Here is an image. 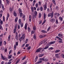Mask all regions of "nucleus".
Returning <instances> with one entry per match:
<instances>
[{"instance_id": "53", "label": "nucleus", "mask_w": 64, "mask_h": 64, "mask_svg": "<svg viewBox=\"0 0 64 64\" xmlns=\"http://www.w3.org/2000/svg\"><path fill=\"white\" fill-rule=\"evenodd\" d=\"M56 24H58V20L56 19Z\"/></svg>"}, {"instance_id": "48", "label": "nucleus", "mask_w": 64, "mask_h": 64, "mask_svg": "<svg viewBox=\"0 0 64 64\" xmlns=\"http://www.w3.org/2000/svg\"><path fill=\"white\" fill-rule=\"evenodd\" d=\"M36 16H35V15H34L32 16V18H33V19H34V18H36Z\"/></svg>"}, {"instance_id": "42", "label": "nucleus", "mask_w": 64, "mask_h": 64, "mask_svg": "<svg viewBox=\"0 0 64 64\" xmlns=\"http://www.w3.org/2000/svg\"><path fill=\"white\" fill-rule=\"evenodd\" d=\"M0 23L1 24H3V21H2V20H1V19H0Z\"/></svg>"}, {"instance_id": "11", "label": "nucleus", "mask_w": 64, "mask_h": 64, "mask_svg": "<svg viewBox=\"0 0 64 64\" xmlns=\"http://www.w3.org/2000/svg\"><path fill=\"white\" fill-rule=\"evenodd\" d=\"M58 36H59V37H60V38H63V35L61 34H59L58 35Z\"/></svg>"}, {"instance_id": "62", "label": "nucleus", "mask_w": 64, "mask_h": 64, "mask_svg": "<svg viewBox=\"0 0 64 64\" xmlns=\"http://www.w3.org/2000/svg\"><path fill=\"white\" fill-rule=\"evenodd\" d=\"M26 58V57L24 56L22 59V60H24Z\"/></svg>"}, {"instance_id": "40", "label": "nucleus", "mask_w": 64, "mask_h": 64, "mask_svg": "<svg viewBox=\"0 0 64 64\" xmlns=\"http://www.w3.org/2000/svg\"><path fill=\"white\" fill-rule=\"evenodd\" d=\"M18 20V18H16L15 19V22H17V20Z\"/></svg>"}, {"instance_id": "55", "label": "nucleus", "mask_w": 64, "mask_h": 64, "mask_svg": "<svg viewBox=\"0 0 64 64\" xmlns=\"http://www.w3.org/2000/svg\"><path fill=\"white\" fill-rule=\"evenodd\" d=\"M2 44V42L1 41L0 42V46H1Z\"/></svg>"}, {"instance_id": "58", "label": "nucleus", "mask_w": 64, "mask_h": 64, "mask_svg": "<svg viewBox=\"0 0 64 64\" xmlns=\"http://www.w3.org/2000/svg\"><path fill=\"white\" fill-rule=\"evenodd\" d=\"M33 29L34 30H36V27H35V26H34L33 27Z\"/></svg>"}, {"instance_id": "24", "label": "nucleus", "mask_w": 64, "mask_h": 64, "mask_svg": "<svg viewBox=\"0 0 64 64\" xmlns=\"http://www.w3.org/2000/svg\"><path fill=\"white\" fill-rule=\"evenodd\" d=\"M18 23L19 24H21V20L20 19L18 20Z\"/></svg>"}, {"instance_id": "17", "label": "nucleus", "mask_w": 64, "mask_h": 64, "mask_svg": "<svg viewBox=\"0 0 64 64\" xmlns=\"http://www.w3.org/2000/svg\"><path fill=\"white\" fill-rule=\"evenodd\" d=\"M18 12L19 13H22V10L20 8H19L18 9Z\"/></svg>"}, {"instance_id": "47", "label": "nucleus", "mask_w": 64, "mask_h": 64, "mask_svg": "<svg viewBox=\"0 0 64 64\" xmlns=\"http://www.w3.org/2000/svg\"><path fill=\"white\" fill-rule=\"evenodd\" d=\"M39 37L40 38H43V36L41 35L39 36Z\"/></svg>"}, {"instance_id": "37", "label": "nucleus", "mask_w": 64, "mask_h": 64, "mask_svg": "<svg viewBox=\"0 0 64 64\" xmlns=\"http://www.w3.org/2000/svg\"><path fill=\"white\" fill-rule=\"evenodd\" d=\"M52 2L55 5H56V2H55V0H52Z\"/></svg>"}, {"instance_id": "28", "label": "nucleus", "mask_w": 64, "mask_h": 64, "mask_svg": "<svg viewBox=\"0 0 64 64\" xmlns=\"http://www.w3.org/2000/svg\"><path fill=\"white\" fill-rule=\"evenodd\" d=\"M27 24H25V30H26V29H27Z\"/></svg>"}, {"instance_id": "39", "label": "nucleus", "mask_w": 64, "mask_h": 64, "mask_svg": "<svg viewBox=\"0 0 64 64\" xmlns=\"http://www.w3.org/2000/svg\"><path fill=\"white\" fill-rule=\"evenodd\" d=\"M15 38L17 40H18L17 39L18 38V35L16 34V36H15Z\"/></svg>"}, {"instance_id": "60", "label": "nucleus", "mask_w": 64, "mask_h": 64, "mask_svg": "<svg viewBox=\"0 0 64 64\" xmlns=\"http://www.w3.org/2000/svg\"><path fill=\"white\" fill-rule=\"evenodd\" d=\"M16 46H18V42H16Z\"/></svg>"}, {"instance_id": "2", "label": "nucleus", "mask_w": 64, "mask_h": 64, "mask_svg": "<svg viewBox=\"0 0 64 64\" xmlns=\"http://www.w3.org/2000/svg\"><path fill=\"white\" fill-rule=\"evenodd\" d=\"M54 16V12H52V13H50L48 14V17H51V18H52Z\"/></svg>"}, {"instance_id": "12", "label": "nucleus", "mask_w": 64, "mask_h": 64, "mask_svg": "<svg viewBox=\"0 0 64 64\" xmlns=\"http://www.w3.org/2000/svg\"><path fill=\"white\" fill-rule=\"evenodd\" d=\"M14 15L15 17H16L17 16V13H16L15 11H14Z\"/></svg>"}, {"instance_id": "46", "label": "nucleus", "mask_w": 64, "mask_h": 64, "mask_svg": "<svg viewBox=\"0 0 64 64\" xmlns=\"http://www.w3.org/2000/svg\"><path fill=\"white\" fill-rule=\"evenodd\" d=\"M20 17H22V16H23V14H22V13L20 12Z\"/></svg>"}, {"instance_id": "52", "label": "nucleus", "mask_w": 64, "mask_h": 64, "mask_svg": "<svg viewBox=\"0 0 64 64\" xmlns=\"http://www.w3.org/2000/svg\"><path fill=\"white\" fill-rule=\"evenodd\" d=\"M32 11V13H34V10H33V8H31Z\"/></svg>"}, {"instance_id": "32", "label": "nucleus", "mask_w": 64, "mask_h": 64, "mask_svg": "<svg viewBox=\"0 0 64 64\" xmlns=\"http://www.w3.org/2000/svg\"><path fill=\"white\" fill-rule=\"evenodd\" d=\"M25 16H22V18L23 19L24 21H25Z\"/></svg>"}, {"instance_id": "6", "label": "nucleus", "mask_w": 64, "mask_h": 64, "mask_svg": "<svg viewBox=\"0 0 64 64\" xmlns=\"http://www.w3.org/2000/svg\"><path fill=\"white\" fill-rule=\"evenodd\" d=\"M50 21L52 23H54L55 21V19L54 18L52 19L50 18Z\"/></svg>"}, {"instance_id": "15", "label": "nucleus", "mask_w": 64, "mask_h": 64, "mask_svg": "<svg viewBox=\"0 0 64 64\" xmlns=\"http://www.w3.org/2000/svg\"><path fill=\"white\" fill-rule=\"evenodd\" d=\"M55 56L56 57V58H60V56H59L58 54H56Z\"/></svg>"}, {"instance_id": "51", "label": "nucleus", "mask_w": 64, "mask_h": 64, "mask_svg": "<svg viewBox=\"0 0 64 64\" xmlns=\"http://www.w3.org/2000/svg\"><path fill=\"white\" fill-rule=\"evenodd\" d=\"M0 29H1L2 30H3V28L1 25H0Z\"/></svg>"}, {"instance_id": "30", "label": "nucleus", "mask_w": 64, "mask_h": 64, "mask_svg": "<svg viewBox=\"0 0 64 64\" xmlns=\"http://www.w3.org/2000/svg\"><path fill=\"white\" fill-rule=\"evenodd\" d=\"M42 61H40L37 62L36 63L37 64H40V63H42Z\"/></svg>"}, {"instance_id": "22", "label": "nucleus", "mask_w": 64, "mask_h": 64, "mask_svg": "<svg viewBox=\"0 0 64 64\" xmlns=\"http://www.w3.org/2000/svg\"><path fill=\"white\" fill-rule=\"evenodd\" d=\"M10 38H11V35H9L8 36V41H10Z\"/></svg>"}, {"instance_id": "26", "label": "nucleus", "mask_w": 64, "mask_h": 64, "mask_svg": "<svg viewBox=\"0 0 64 64\" xmlns=\"http://www.w3.org/2000/svg\"><path fill=\"white\" fill-rule=\"evenodd\" d=\"M43 10V7L41 6L40 7V11H42Z\"/></svg>"}, {"instance_id": "20", "label": "nucleus", "mask_w": 64, "mask_h": 64, "mask_svg": "<svg viewBox=\"0 0 64 64\" xmlns=\"http://www.w3.org/2000/svg\"><path fill=\"white\" fill-rule=\"evenodd\" d=\"M1 5H2V7L3 10H5V8H4V5H3L2 4Z\"/></svg>"}, {"instance_id": "35", "label": "nucleus", "mask_w": 64, "mask_h": 64, "mask_svg": "<svg viewBox=\"0 0 64 64\" xmlns=\"http://www.w3.org/2000/svg\"><path fill=\"white\" fill-rule=\"evenodd\" d=\"M12 55H10L8 57V59H11V58H12Z\"/></svg>"}, {"instance_id": "43", "label": "nucleus", "mask_w": 64, "mask_h": 64, "mask_svg": "<svg viewBox=\"0 0 64 64\" xmlns=\"http://www.w3.org/2000/svg\"><path fill=\"white\" fill-rule=\"evenodd\" d=\"M34 39H35V40H36V35H34Z\"/></svg>"}, {"instance_id": "50", "label": "nucleus", "mask_w": 64, "mask_h": 64, "mask_svg": "<svg viewBox=\"0 0 64 64\" xmlns=\"http://www.w3.org/2000/svg\"><path fill=\"white\" fill-rule=\"evenodd\" d=\"M42 44H43V42H41L39 44V45H41Z\"/></svg>"}, {"instance_id": "34", "label": "nucleus", "mask_w": 64, "mask_h": 64, "mask_svg": "<svg viewBox=\"0 0 64 64\" xmlns=\"http://www.w3.org/2000/svg\"><path fill=\"white\" fill-rule=\"evenodd\" d=\"M28 32H30L31 31V29L29 27H28Z\"/></svg>"}, {"instance_id": "45", "label": "nucleus", "mask_w": 64, "mask_h": 64, "mask_svg": "<svg viewBox=\"0 0 64 64\" xmlns=\"http://www.w3.org/2000/svg\"><path fill=\"white\" fill-rule=\"evenodd\" d=\"M20 26L21 27H23V23L20 24Z\"/></svg>"}, {"instance_id": "8", "label": "nucleus", "mask_w": 64, "mask_h": 64, "mask_svg": "<svg viewBox=\"0 0 64 64\" xmlns=\"http://www.w3.org/2000/svg\"><path fill=\"white\" fill-rule=\"evenodd\" d=\"M49 48V46H46L44 48H42V51H44V49H47V48Z\"/></svg>"}, {"instance_id": "25", "label": "nucleus", "mask_w": 64, "mask_h": 64, "mask_svg": "<svg viewBox=\"0 0 64 64\" xmlns=\"http://www.w3.org/2000/svg\"><path fill=\"white\" fill-rule=\"evenodd\" d=\"M41 17V13H39L38 18H40Z\"/></svg>"}, {"instance_id": "4", "label": "nucleus", "mask_w": 64, "mask_h": 64, "mask_svg": "<svg viewBox=\"0 0 64 64\" xmlns=\"http://www.w3.org/2000/svg\"><path fill=\"white\" fill-rule=\"evenodd\" d=\"M1 56L3 60H5L6 61V60H7V59L5 58L3 56V54H1Z\"/></svg>"}, {"instance_id": "31", "label": "nucleus", "mask_w": 64, "mask_h": 64, "mask_svg": "<svg viewBox=\"0 0 64 64\" xmlns=\"http://www.w3.org/2000/svg\"><path fill=\"white\" fill-rule=\"evenodd\" d=\"M31 46H29L27 48V49L28 50V51H29V50H30V49H31Z\"/></svg>"}, {"instance_id": "56", "label": "nucleus", "mask_w": 64, "mask_h": 64, "mask_svg": "<svg viewBox=\"0 0 64 64\" xmlns=\"http://www.w3.org/2000/svg\"><path fill=\"white\" fill-rule=\"evenodd\" d=\"M47 12H50V10H49V8H47Z\"/></svg>"}, {"instance_id": "64", "label": "nucleus", "mask_w": 64, "mask_h": 64, "mask_svg": "<svg viewBox=\"0 0 64 64\" xmlns=\"http://www.w3.org/2000/svg\"><path fill=\"white\" fill-rule=\"evenodd\" d=\"M27 63V62L26 61H25V62H24L22 64H26Z\"/></svg>"}, {"instance_id": "36", "label": "nucleus", "mask_w": 64, "mask_h": 64, "mask_svg": "<svg viewBox=\"0 0 64 64\" xmlns=\"http://www.w3.org/2000/svg\"><path fill=\"white\" fill-rule=\"evenodd\" d=\"M14 50H15L16 49V45L15 44L14 46Z\"/></svg>"}, {"instance_id": "49", "label": "nucleus", "mask_w": 64, "mask_h": 64, "mask_svg": "<svg viewBox=\"0 0 64 64\" xmlns=\"http://www.w3.org/2000/svg\"><path fill=\"white\" fill-rule=\"evenodd\" d=\"M11 61H13V59L11 58V59H10V60L8 61V62H11Z\"/></svg>"}, {"instance_id": "33", "label": "nucleus", "mask_w": 64, "mask_h": 64, "mask_svg": "<svg viewBox=\"0 0 64 64\" xmlns=\"http://www.w3.org/2000/svg\"><path fill=\"white\" fill-rule=\"evenodd\" d=\"M50 29H51V27L50 26L48 28V29L47 30V31H48L50 30Z\"/></svg>"}, {"instance_id": "54", "label": "nucleus", "mask_w": 64, "mask_h": 64, "mask_svg": "<svg viewBox=\"0 0 64 64\" xmlns=\"http://www.w3.org/2000/svg\"><path fill=\"white\" fill-rule=\"evenodd\" d=\"M29 44H26V47H28V46H29Z\"/></svg>"}, {"instance_id": "9", "label": "nucleus", "mask_w": 64, "mask_h": 64, "mask_svg": "<svg viewBox=\"0 0 64 64\" xmlns=\"http://www.w3.org/2000/svg\"><path fill=\"white\" fill-rule=\"evenodd\" d=\"M54 16H56L57 17H59L60 16V14L58 13H57L56 12L54 13Z\"/></svg>"}, {"instance_id": "10", "label": "nucleus", "mask_w": 64, "mask_h": 64, "mask_svg": "<svg viewBox=\"0 0 64 64\" xmlns=\"http://www.w3.org/2000/svg\"><path fill=\"white\" fill-rule=\"evenodd\" d=\"M17 60V61H16V64H18L19 62H20V59H18V58H16V60Z\"/></svg>"}, {"instance_id": "19", "label": "nucleus", "mask_w": 64, "mask_h": 64, "mask_svg": "<svg viewBox=\"0 0 64 64\" xmlns=\"http://www.w3.org/2000/svg\"><path fill=\"white\" fill-rule=\"evenodd\" d=\"M29 21L30 22H31V16H29Z\"/></svg>"}, {"instance_id": "57", "label": "nucleus", "mask_w": 64, "mask_h": 64, "mask_svg": "<svg viewBox=\"0 0 64 64\" xmlns=\"http://www.w3.org/2000/svg\"><path fill=\"white\" fill-rule=\"evenodd\" d=\"M39 10H40V8L38 7L37 9V11H39Z\"/></svg>"}, {"instance_id": "63", "label": "nucleus", "mask_w": 64, "mask_h": 64, "mask_svg": "<svg viewBox=\"0 0 64 64\" xmlns=\"http://www.w3.org/2000/svg\"><path fill=\"white\" fill-rule=\"evenodd\" d=\"M18 29H20V25L19 24L18 26Z\"/></svg>"}, {"instance_id": "5", "label": "nucleus", "mask_w": 64, "mask_h": 64, "mask_svg": "<svg viewBox=\"0 0 64 64\" xmlns=\"http://www.w3.org/2000/svg\"><path fill=\"white\" fill-rule=\"evenodd\" d=\"M42 48H39L36 50V53H38V52H41V50L42 49Z\"/></svg>"}, {"instance_id": "13", "label": "nucleus", "mask_w": 64, "mask_h": 64, "mask_svg": "<svg viewBox=\"0 0 64 64\" xmlns=\"http://www.w3.org/2000/svg\"><path fill=\"white\" fill-rule=\"evenodd\" d=\"M46 15L45 14V13H44V19L45 20V19H46Z\"/></svg>"}, {"instance_id": "29", "label": "nucleus", "mask_w": 64, "mask_h": 64, "mask_svg": "<svg viewBox=\"0 0 64 64\" xmlns=\"http://www.w3.org/2000/svg\"><path fill=\"white\" fill-rule=\"evenodd\" d=\"M59 18L60 19V20L61 21H63V19L61 17H60Z\"/></svg>"}, {"instance_id": "59", "label": "nucleus", "mask_w": 64, "mask_h": 64, "mask_svg": "<svg viewBox=\"0 0 64 64\" xmlns=\"http://www.w3.org/2000/svg\"><path fill=\"white\" fill-rule=\"evenodd\" d=\"M1 49H2V50H4V46H2Z\"/></svg>"}, {"instance_id": "7", "label": "nucleus", "mask_w": 64, "mask_h": 64, "mask_svg": "<svg viewBox=\"0 0 64 64\" xmlns=\"http://www.w3.org/2000/svg\"><path fill=\"white\" fill-rule=\"evenodd\" d=\"M44 10H46L47 9V5H46V4H45L43 6Z\"/></svg>"}, {"instance_id": "14", "label": "nucleus", "mask_w": 64, "mask_h": 64, "mask_svg": "<svg viewBox=\"0 0 64 64\" xmlns=\"http://www.w3.org/2000/svg\"><path fill=\"white\" fill-rule=\"evenodd\" d=\"M59 40L60 41H59V42L60 43H63V42H62V39L60 38H59Z\"/></svg>"}, {"instance_id": "41", "label": "nucleus", "mask_w": 64, "mask_h": 64, "mask_svg": "<svg viewBox=\"0 0 64 64\" xmlns=\"http://www.w3.org/2000/svg\"><path fill=\"white\" fill-rule=\"evenodd\" d=\"M36 8H38V3H36Z\"/></svg>"}, {"instance_id": "21", "label": "nucleus", "mask_w": 64, "mask_h": 64, "mask_svg": "<svg viewBox=\"0 0 64 64\" xmlns=\"http://www.w3.org/2000/svg\"><path fill=\"white\" fill-rule=\"evenodd\" d=\"M60 51V50H56L55 51V53H58V52H59Z\"/></svg>"}, {"instance_id": "18", "label": "nucleus", "mask_w": 64, "mask_h": 64, "mask_svg": "<svg viewBox=\"0 0 64 64\" xmlns=\"http://www.w3.org/2000/svg\"><path fill=\"white\" fill-rule=\"evenodd\" d=\"M55 43V41H54L51 42L50 43V45H51V44H54Z\"/></svg>"}, {"instance_id": "61", "label": "nucleus", "mask_w": 64, "mask_h": 64, "mask_svg": "<svg viewBox=\"0 0 64 64\" xmlns=\"http://www.w3.org/2000/svg\"><path fill=\"white\" fill-rule=\"evenodd\" d=\"M3 21H5V17H4V16L3 17Z\"/></svg>"}, {"instance_id": "3", "label": "nucleus", "mask_w": 64, "mask_h": 64, "mask_svg": "<svg viewBox=\"0 0 64 64\" xmlns=\"http://www.w3.org/2000/svg\"><path fill=\"white\" fill-rule=\"evenodd\" d=\"M41 60L44 62H47L48 60V59L44 57L43 58H42Z\"/></svg>"}, {"instance_id": "16", "label": "nucleus", "mask_w": 64, "mask_h": 64, "mask_svg": "<svg viewBox=\"0 0 64 64\" xmlns=\"http://www.w3.org/2000/svg\"><path fill=\"white\" fill-rule=\"evenodd\" d=\"M13 8H11L10 7V8L9 11L10 12H11L12 13V11H13Z\"/></svg>"}, {"instance_id": "38", "label": "nucleus", "mask_w": 64, "mask_h": 64, "mask_svg": "<svg viewBox=\"0 0 64 64\" xmlns=\"http://www.w3.org/2000/svg\"><path fill=\"white\" fill-rule=\"evenodd\" d=\"M42 56H43V54H41L39 55V57H42Z\"/></svg>"}, {"instance_id": "27", "label": "nucleus", "mask_w": 64, "mask_h": 64, "mask_svg": "<svg viewBox=\"0 0 64 64\" xmlns=\"http://www.w3.org/2000/svg\"><path fill=\"white\" fill-rule=\"evenodd\" d=\"M34 14L35 16H37V12L36 11L34 12Z\"/></svg>"}, {"instance_id": "44", "label": "nucleus", "mask_w": 64, "mask_h": 64, "mask_svg": "<svg viewBox=\"0 0 64 64\" xmlns=\"http://www.w3.org/2000/svg\"><path fill=\"white\" fill-rule=\"evenodd\" d=\"M61 55L62 57H63V58H64V54H61Z\"/></svg>"}, {"instance_id": "23", "label": "nucleus", "mask_w": 64, "mask_h": 64, "mask_svg": "<svg viewBox=\"0 0 64 64\" xmlns=\"http://www.w3.org/2000/svg\"><path fill=\"white\" fill-rule=\"evenodd\" d=\"M43 33H46L47 32V31H46L44 30H42L41 31Z\"/></svg>"}, {"instance_id": "1", "label": "nucleus", "mask_w": 64, "mask_h": 64, "mask_svg": "<svg viewBox=\"0 0 64 64\" xmlns=\"http://www.w3.org/2000/svg\"><path fill=\"white\" fill-rule=\"evenodd\" d=\"M25 34H24L22 35V36L19 39V40L20 42H21L22 40H24L25 39Z\"/></svg>"}]
</instances>
